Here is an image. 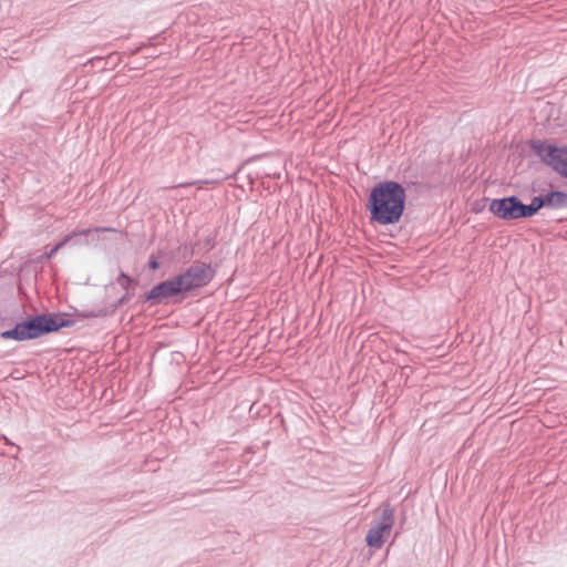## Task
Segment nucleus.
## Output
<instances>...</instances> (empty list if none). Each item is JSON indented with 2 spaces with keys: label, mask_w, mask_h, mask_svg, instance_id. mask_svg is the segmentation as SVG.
I'll list each match as a JSON object with an SVG mask.
<instances>
[{
  "label": "nucleus",
  "mask_w": 567,
  "mask_h": 567,
  "mask_svg": "<svg viewBox=\"0 0 567 567\" xmlns=\"http://www.w3.org/2000/svg\"><path fill=\"white\" fill-rule=\"evenodd\" d=\"M116 282L125 290H134V287L138 285V280L127 272L120 270Z\"/></svg>",
  "instance_id": "obj_12"
},
{
  "label": "nucleus",
  "mask_w": 567,
  "mask_h": 567,
  "mask_svg": "<svg viewBox=\"0 0 567 567\" xmlns=\"http://www.w3.org/2000/svg\"><path fill=\"white\" fill-rule=\"evenodd\" d=\"M204 246L206 247V250L209 251L216 246V236H207L204 239Z\"/></svg>",
  "instance_id": "obj_16"
},
{
  "label": "nucleus",
  "mask_w": 567,
  "mask_h": 567,
  "mask_svg": "<svg viewBox=\"0 0 567 567\" xmlns=\"http://www.w3.org/2000/svg\"><path fill=\"white\" fill-rule=\"evenodd\" d=\"M68 312H42L27 313L14 321L12 327L2 330V340L24 342L37 340L51 333L59 332L64 328H71L75 320L68 318Z\"/></svg>",
  "instance_id": "obj_3"
},
{
  "label": "nucleus",
  "mask_w": 567,
  "mask_h": 567,
  "mask_svg": "<svg viewBox=\"0 0 567 567\" xmlns=\"http://www.w3.org/2000/svg\"><path fill=\"white\" fill-rule=\"evenodd\" d=\"M412 372L413 368L411 365H404L401 368V378L404 377L406 381Z\"/></svg>",
  "instance_id": "obj_17"
},
{
  "label": "nucleus",
  "mask_w": 567,
  "mask_h": 567,
  "mask_svg": "<svg viewBox=\"0 0 567 567\" xmlns=\"http://www.w3.org/2000/svg\"><path fill=\"white\" fill-rule=\"evenodd\" d=\"M58 252H59V250L56 248L54 249V245H52L50 248L47 246L45 251L43 254H41L34 258L27 259L19 266V269H18L19 277L23 272H28L31 269L32 265L43 264L44 261L52 259Z\"/></svg>",
  "instance_id": "obj_9"
},
{
  "label": "nucleus",
  "mask_w": 567,
  "mask_h": 567,
  "mask_svg": "<svg viewBox=\"0 0 567 567\" xmlns=\"http://www.w3.org/2000/svg\"><path fill=\"white\" fill-rule=\"evenodd\" d=\"M74 234H66L64 235L58 243L54 244V249L56 248L59 251L63 249L64 247L72 248V239H74Z\"/></svg>",
  "instance_id": "obj_14"
},
{
  "label": "nucleus",
  "mask_w": 567,
  "mask_h": 567,
  "mask_svg": "<svg viewBox=\"0 0 567 567\" xmlns=\"http://www.w3.org/2000/svg\"><path fill=\"white\" fill-rule=\"evenodd\" d=\"M277 416H280L281 419V422L284 421L282 416H281V413H278Z\"/></svg>",
  "instance_id": "obj_25"
},
{
  "label": "nucleus",
  "mask_w": 567,
  "mask_h": 567,
  "mask_svg": "<svg viewBox=\"0 0 567 567\" xmlns=\"http://www.w3.org/2000/svg\"><path fill=\"white\" fill-rule=\"evenodd\" d=\"M27 94H29V91H22V92L20 93V95L18 96V99H17L16 103L21 102V101L24 99V96H25Z\"/></svg>",
  "instance_id": "obj_20"
},
{
  "label": "nucleus",
  "mask_w": 567,
  "mask_h": 567,
  "mask_svg": "<svg viewBox=\"0 0 567 567\" xmlns=\"http://www.w3.org/2000/svg\"><path fill=\"white\" fill-rule=\"evenodd\" d=\"M72 309L71 313H68V318L71 319V316L84 318V319H91V318H106L109 317L107 311L105 307H101L94 310H79L74 307H70Z\"/></svg>",
  "instance_id": "obj_10"
},
{
  "label": "nucleus",
  "mask_w": 567,
  "mask_h": 567,
  "mask_svg": "<svg viewBox=\"0 0 567 567\" xmlns=\"http://www.w3.org/2000/svg\"><path fill=\"white\" fill-rule=\"evenodd\" d=\"M116 229L113 227H89L83 229H73L70 234H74L75 237L72 239V248L73 247H84L96 245L100 241V234L115 231Z\"/></svg>",
  "instance_id": "obj_8"
},
{
  "label": "nucleus",
  "mask_w": 567,
  "mask_h": 567,
  "mask_svg": "<svg viewBox=\"0 0 567 567\" xmlns=\"http://www.w3.org/2000/svg\"><path fill=\"white\" fill-rule=\"evenodd\" d=\"M113 59V55H109L107 60L105 61L104 65L101 68L102 70H104L106 68V65L109 64L110 60Z\"/></svg>",
  "instance_id": "obj_23"
},
{
  "label": "nucleus",
  "mask_w": 567,
  "mask_h": 567,
  "mask_svg": "<svg viewBox=\"0 0 567 567\" xmlns=\"http://www.w3.org/2000/svg\"><path fill=\"white\" fill-rule=\"evenodd\" d=\"M6 324H8V318H1L0 319V326L3 327Z\"/></svg>",
  "instance_id": "obj_22"
},
{
  "label": "nucleus",
  "mask_w": 567,
  "mask_h": 567,
  "mask_svg": "<svg viewBox=\"0 0 567 567\" xmlns=\"http://www.w3.org/2000/svg\"><path fill=\"white\" fill-rule=\"evenodd\" d=\"M216 268L217 265L195 260L190 266L154 284L138 296L136 303L146 309L157 306H179L214 280L217 274Z\"/></svg>",
  "instance_id": "obj_1"
},
{
  "label": "nucleus",
  "mask_w": 567,
  "mask_h": 567,
  "mask_svg": "<svg viewBox=\"0 0 567 567\" xmlns=\"http://www.w3.org/2000/svg\"><path fill=\"white\" fill-rule=\"evenodd\" d=\"M483 202H488V212L501 220L514 221L532 218L529 204H525L518 195L497 198L483 197Z\"/></svg>",
  "instance_id": "obj_5"
},
{
  "label": "nucleus",
  "mask_w": 567,
  "mask_h": 567,
  "mask_svg": "<svg viewBox=\"0 0 567 567\" xmlns=\"http://www.w3.org/2000/svg\"><path fill=\"white\" fill-rule=\"evenodd\" d=\"M486 204H488V202H483V198L481 200H476L472 204V212L475 214L482 213L485 209Z\"/></svg>",
  "instance_id": "obj_15"
},
{
  "label": "nucleus",
  "mask_w": 567,
  "mask_h": 567,
  "mask_svg": "<svg viewBox=\"0 0 567 567\" xmlns=\"http://www.w3.org/2000/svg\"><path fill=\"white\" fill-rule=\"evenodd\" d=\"M427 185L417 181L382 179L374 183L365 199V210L370 224L390 226L399 224L406 210L408 190H421Z\"/></svg>",
  "instance_id": "obj_2"
},
{
  "label": "nucleus",
  "mask_w": 567,
  "mask_h": 567,
  "mask_svg": "<svg viewBox=\"0 0 567 567\" xmlns=\"http://www.w3.org/2000/svg\"><path fill=\"white\" fill-rule=\"evenodd\" d=\"M0 441H3L6 445L14 446L17 451L19 450V446H17L14 443H12L6 435H0Z\"/></svg>",
  "instance_id": "obj_18"
},
{
  "label": "nucleus",
  "mask_w": 567,
  "mask_h": 567,
  "mask_svg": "<svg viewBox=\"0 0 567 567\" xmlns=\"http://www.w3.org/2000/svg\"><path fill=\"white\" fill-rule=\"evenodd\" d=\"M530 190L533 196L530 198L529 209L532 217L539 215L542 210H559L565 207V190L550 185L547 188H542L540 185L532 184Z\"/></svg>",
  "instance_id": "obj_7"
},
{
  "label": "nucleus",
  "mask_w": 567,
  "mask_h": 567,
  "mask_svg": "<svg viewBox=\"0 0 567 567\" xmlns=\"http://www.w3.org/2000/svg\"><path fill=\"white\" fill-rule=\"evenodd\" d=\"M162 267V262L159 261V258L157 255H155L154 252H152L150 256H148V260L145 265V268L148 269L150 271H157L158 269H161Z\"/></svg>",
  "instance_id": "obj_13"
},
{
  "label": "nucleus",
  "mask_w": 567,
  "mask_h": 567,
  "mask_svg": "<svg viewBox=\"0 0 567 567\" xmlns=\"http://www.w3.org/2000/svg\"><path fill=\"white\" fill-rule=\"evenodd\" d=\"M90 61H91L93 64H95V63H101V62H103V61H104V58H102V56H96V58L91 59Z\"/></svg>",
  "instance_id": "obj_21"
},
{
  "label": "nucleus",
  "mask_w": 567,
  "mask_h": 567,
  "mask_svg": "<svg viewBox=\"0 0 567 567\" xmlns=\"http://www.w3.org/2000/svg\"><path fill=\"white\" fill-rule=\"evenodd\" d=\"M565 207L567 208V193L565 192Z\"/></svg>",
  "instance_id": "obj_24"
},
{
  "label": "nucleus",
  "mask_w": 567,
  "mask_h": 567,
  "mask_svg": "<svg viewBox=\"0 0 567 567\" xmlns=\"http://www.w3.org/2000/svg\"><path fill=\"white\" fill-rule=\"evenodd\" d=\"M527 145L544 165L567 179V144H558L553 138H530Z\"/></svg>",
  "instance_id": "obj_4"
},
{
  "label": "nucleus",
  "mask_w": 567,
  "mask_h": 567,
  "mask_svg": "<svg viewBox=\"0 0 567 567\" xmlns=\"http://www.w3.org/2000/svg\"><path fill=\"white\" fill-rule=\"evenodd\" d=\"M134 290L125 291V293L113 303L105 306L109 317L114 316L117 309L126 305L132 299V297H134Z\"/></svg>",
  "instance_id": "obj_11"
},
{
  "label": "nucleus",
  "mask_w": 567,
  "mask_h": 567,
  "mask_svg": "<svg viewBox=\"0 0 567 567\" xmlns=\"http://www.w3.org/2000/svg\"><path fill=\"white\" fill-rule=\"evenodd\" d=\"M219 179H203V181H198L197 183L198 184H205V185H208V184H216L218 183Z\"/></svg>",
  "instance_id": "obj_19"
},
{
  "label": "nucleus",
  "mask_w": 567,
  "mask_h": 567,
  "mask_svg": "<svg viewBox=\"0 0 567 567\" xmlns=\"http://www.w3.org/2000/svg\"><path fill=\"white\" fill-rule=\"evenodd\" d=\"M395 522L394 509L389 502L381 505V514L371 522L365 535V544L369 548L380 549L385 544Z\"/></svg>",
  "instance_id": "obj_6"
}]
</instances>
